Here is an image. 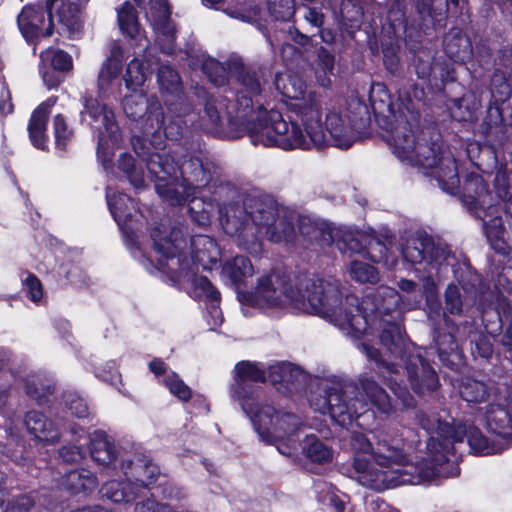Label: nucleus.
Returning a JSON list of instances; mask_svg holds the SVG:
<instances>
[{
    "mask_svg": "<svg viewBox=\"0 0 512 512\" xmlns=\"http://www.w3.org/2000/svg\"><path fill=\"white\" fill-rule=\"evenodd\" d=\"M239 298L243 304L265 311L292 308L319 315L355 338L379 330L384 352L366 343L360 344L359 348L385 369L381 372L383 378L404 408H413L416 402L407 388L397 382L399 368L406 371L417 394L432 392L439 385L435 370L422 354L409 351L399 324L403 312L401 297L392 287L379 286L367 293L359 305L355 295H347L343 301L340 282L333 277L291 279L273 272L260 277L254 291L241 293Z\"/></svg>",
    "mask_w": 512,
    "mask_h": 512,
    "instance_id": "obj_1",
    "label": "nucleus"
},
{
    "mask_svg": "<svg viewBox=\"0 0 512 512\" xmlns=\"http://www.w3.org/2000/svg\"><path fill=\"white\" fill-rule=\"evenodd\" d=\"M237 103L242 117L257 113L256 120L248 125L249 138L254 146L279 147L283 150H309L313 145L325 143L322 129L324 96L317 91H307L305 82L296 75L278 73L274 79L276 90L293 100L289 109L301 121L304 131L295 122H287L274 108L268 109L263 100L267 95L266 73L262 69L236 66Z\"/></svg>",
    "mask_w": 512,
    "mask_h": 512,
    "instance_id": "obj_2",
    "label": "nucleus"
},
{
    "mask_svg": "<svg viewBox=\"0 0 512 512\" xmlns=\"http://www.w3.org/2000/svg\"><path fill=\"white\" fill-rule=\"evenodd\" d=\"M413 431L404 427H389L373 433V439L362 433H353L350 446L356 453L371 455L370 461L361 455H355L352 461L351 477L362 486L384 490L398 485H418L438 475L427 463H413L406 451L407 442Z\"/></svg>",
    "mask_w": 512,
    "mask_h": 512,
    "instance_id": "obj_3",
    "label": "nucleus"
},
{
    "mask_svg": "<svg viewBox=\"0 0 512 512\" xmlns=\"http://www.w3.org/2000/svg\"><path fill=\"white\" fill-rule=\"evenodd\" d=\"M370 104L376 114L392 117L398 125L393 128L388 137L395 155L401 160L415 162L427 174L434 177L440 188L448 194L459 191V168L453 154L448 149H435V145L417 144L409 123L414 119V106L411 100L400 104L393 103L391 96L382 83H373L369 94Z\"/></svg>",
    "mask_w": 512,
    "mask_h": 512,
    "instance_id": "obj_4",
    "label": "nucleus"
},
{
    "mask_svg": "<svg viewBox=\"0 0 512 512\" xmlns=\"http://www.w3.org/2000/svg\"><path fill=\"white\" fill-rule=\"evenodd\" d=\"M265 379V372L258 364L241 361L235 366L231 396L239 402L244 413L251 419L260 440L274 445L279 453L291 457L296 451L292 436L302 423L299 417L292 413L277 411L270 405L259 404L260 391L249 383L262 382Z\"/></svg>",
    "mask_w": 512,
    "mask_h": 512,
    "instance_id": "obj_5",
    "label": "nucleus"
},
{
    "mask_svg": "<svg viewBox=\"0 0 512 512\" xmlns=\"http://www.w3.org/2000/svg\"><path fill=\"white\" fill-rule=\"evenodd\" d=\"M418 421L430 435L427 441V456L421 462L427 463V468L440 472L425 483H437L442 479L459 475L457 461L451 459L450 455L454 452V444L461 443L464 437H467L468 444L475 454L489 455L499 452V449L475 426H455L453 418L446 410L420 414Z\"/></svg>",
    "mask_w": 512,
    "mask_h": 512,
    "instance_id": "obj_6",
    "label": "nucleus"
},
{
    "mask_svg": "<svg viewBox=\"0 0 512 512\" xmlns=\"http://www.w3.org/2000/svg\"><path fill=\"white\" fill-rule=\"evenodd\" d=\"M133 149L146 163L158 195L171 205H180L194 197L196 190L212 179L213 165L209 161L205 164L200 155L185 156L176 166L169 154L146 147L143 139L135 138Z\"/></svg>",
    "mask_w": 512,
    "mask_h": 512,
    "instance_id": "obj_7",
    "label": "nucleus"
},
{
    "mask_svg": "<svg viewBox=\"0 0 512 512\" xmlns=\"http://www.w3.org/2000/svg\"><path fill=\"white\" fill-rule=\"evenodd\" d=\"M226 234L236 237L239 246L251 254L262 249L261 239L267 237L276 243H293L297 234L292 221L280 213L272 203L247 199L244 205L231 204L221 217Z\"/></svg>",
    "mask_w": 512,
    "mask_h": 512,
    "instance_id": "obj_8",
    "label": "nucleus"
},
{
    "mask_svg": "<svg viewBox=\"0 0 512 512\" xmlns=\"http://www.w3.org/2000/svg\"><path fill=\"white\" fill-rule=\"evenodd\" d=\"M362 392L331 378L319 379L315 391L311 392L309 403L313 410L321 414L328 413L340 426H347L354 419L375 407L379 412L392 411L389 395L373 379H360Z\"/></svg>",
    "mask_w": 512,
    "mask_h": 512,
    "instance_id": "obj_9",
    "label": "nucleus"
},
{
    "mask_svg": "<svg viewBox=\"0 0 512 512\" xmlns=\"http://www.w3.org/2000/svg\"><path fill=\"white\" fill-rule=\"evenodd\" d=\"M299 231L301 236L308 240H320L321 245L335 243L338 250L343 253L363 254L365 253L372 261L383 263L389 269H396L397 260L389 252L387 244L390 238L381 240L374 234L365 232L341 231L338 228H320L315 225L306 224L301 220Z\"/></svg>",
    "mask_w": 512,
    "mask_h": 512,
    "instance_id": "obj_10",
    "label": "nucleus"
},
{
    "mask_svg": "<svg viewBox=\"0 0 512 512\" xmlns=\"http://www.w3.org/2000/svg\"><path fill=\"white\" fill-rule=\"evenodd\" d=\"M123 110L127 117L138 120L148 113L143 125V136H134L143 139L146 147L153 150H163L166 146V139L177 140L183 134V125L174 119L166 123V117L158 101L148 102L142 90H132L123 99Z\"/></svg>",
    "mask_w": 512,
    "mask_h": 512,
    "instance_id": "obj_11",
    "label": "nucleus"
},
{
    "mask_svg": "<svg viewBox=\"0 0 512 512\" xmlns=\"http://www.w3.org/2000/svg\"><path fill=\"white\" fill-rule=\"evenodd\" d=\"M152 241L155 252L159 255L158 264L162 270L172 274V277L182 284H190L192 293L199 299H207L211 302H217L219 292L212 285L206 276L198 275L195 265H190L189 260L181 254L175 255L166 250L164 245L158 239L156 231L152 234Z\"/></svg>",
    "mask_w": 512,
    "mask_h": 512,
    "instance_id": "obj_12",
    "label": "nucleus"
},
{
    "mask_svg": "<svg viewBox=\"0 0 512 512\" xmlns=\"http://www.w3.org/2000/svg\"><path fill=\"white\" fill-rule=\"evenodd\" d=\"M156 231L158 239L164 245L166 250L174 253L176 256L181 254L186 258L183 249L186 247L187 242L183 237V233L180 229L174 228L170 231L169 237H163L162 234L167 233V227L163 224L156 226L152 229L151 235ZM191 250L192 256L189 260L190 265H195L198 270L201 267L203 270H212L218 266L220 259V249L215 242L209 236L196 235L191 239Z\"/></svg>",
    "mask_w": 512,
    "mask_h": 512,
    "instance_id": "obj_13",
    "label": "nucleus"
},
{
    "mask_svg": "<svg viewBox=\"0 0 512 512\" xmlns=\"http://www.w3.org/2000/svg\"><path fill=\"white\" fill-rule=\"evenodd\" d=\"M84 109L81 112L82 120L90 118L88 124L98 131V157L103 165L111 161L113 149L120 141V131L115 120V114L106 104H100L97 99L84 97Z\"/></svg>",
    "mask_w": 512,
    "mask_h": 512,
    "instance_id": "obj_14",
    "label": "nucleus"
},
{
    "mask_svg": "<svg viewBox=\"0 0 512 512\" xmlns=\"http://www.w3.org/2000/svg\"><path fill=\"white\" fill-rule=\"evenodd\" d=\"M490 101L486 115L479 125L478 131L487 141H497L505 134L504 120L501 105L505 103L512 94L511 86L504 72L496 70L491 78L489 89Z\"/></svg>",
    "mask_w": 512,
    "mask_h": 512,
    "instance_id": "obj_15",
    "label": "nucleus"
},
{
    "mask_svg": "<svg viewBox=\"0 0 512 512\" xmlns=\"http://www.w3.org/2000/svg\"><path fill=\"white\" fill-rule=\"evenodd\" d=\"M223 103L216 100L208 101L204 114L207 117V130L228 138H239L243 134L249 136L248 125L256 120L257 113L242 117L237 103V94L231 107H227L225 113L220 112Z\"/></svg>",
    "mask_w": 512,
    "mask_h": 512,
    "instance_id": "obj_16",
    "label": "nucleus"
},
{
    "mask_svg": "<svg viewBox=\"0 0 512 512\" xmlns=\"http://www.w3.org/2000/svg\"><path fill=\"white\" fill-rule=\"evenodd\" d=\"M403 259L411 264L425 261L432 267L438 268L445 263L450 250L445 243L435 241L425 232H415L406 237L401 245Z\"/></svg>",
    "mask_w": 512,
    "mask_h": 512,
    "instance_id": "obj_17",
    "label": "nucleus"
},
{
    "mask_svg": "<svg viewBox=\"0 0 512 512\" xmlns=\"http://www.w3.org/2000/svg\"><path fill=\"white\" fill-rule=\"evenodd\" d=\"M157 83L170 118L183 125L182 117L189 115L190 105L184 97L179 74L169 65H160Z\"/></svg>",
    "mask_w": 512,
    "mask_h": 512,
    "instance_id": "obj_18",
    "label": "nucleus"
},
{
    "mask_svg": "<svg viewBox=\"0 0 512 512\" xmlns=\"http://www.w3.org/2000/svg\"><path fill=\"white\" fill-rule=\"evenodd\" d=\"M485 419L493 433L503 438L512 436V385L500 384L493 391Z\"/></svg>",
    "mask_w": 512,
    "mask_h": 512,
    "instance_id": "obj_19",
    "label": "nucleus"
},
{
    "mask_svg": "<svg viewBox=\"0 0 512 512\" xmlns=\"http://www.w3.org/2000/svg\"><path fill=\"white\" fill-rule=\"evenodd\" d=\"M106 199L110 212L120 229L127 237H133L142 226L144 218L133 199L126 194H116L111 187H107Z\"/></svg>",
    "mask_w": 512,
    "mask_h": 512,
    "instance_id": "obj_20",
    "label": "nucleus"
},
{
    "mask_svg": "<svg viewBox=\"0 0 512 512\" xmlns=\"http://www.w3.org/2000/svg\"><path fill=\"white\" fill-rule=\"evenodd\" d=\"M155 33V42L165 54L175 50V28L170 21V10L166 0H150V8L146 12Z\"/></svg>",
    "mask_w": 512,
    "mask_h": 512,
    "instance_id": "obj_21",
    "label": "nucleus"
},
{
    "mask_svg": "<svg viewBox=\"0 0 512 512\" xmlns=\"http://www.w3.org/2000/svg\"><path fill=\"white\" fill-rule=\"evenodd\" d=\"M47 7L49 5L47 4ZM54 19L58 17L51 15L48 8V18L42 8L34 6H25L18 16V27L27 41H34L46 38L52 35L54 27Z\"/></svg>",
    "mask_w": 512,
    "mask_h": 512,
    "instance_id": "obj_22",
    "label": "nucleus"
},
{
    "mask_svg": "<svg viewBox=\"0 0 512 512\" xmlns=\"http://www.w3.org/2000/svg\"><path fill=\"white\" fill-rule=\"evenodd\" d=\"M322 129L326 136L325 143L321 145H313L311 148H321L328 143L341 148L348 149L352 146L356 139V134L349 120L342 116L341 113L329 110L326 114L325 128Z\"/></svg>",
    "mask_w": 512,
    "mask_h": 512,
    "instance_id": "obj_23",
    "label": "nucleus"
},
{
    "mask_svg": "<svg viewBox=\"0 0 512 512\" xmlns=\"http://www.w3.org/2000/svg\"><path fill=\"white\" fill-rule=\"evenodd\" d=\"M121 469L128 480L132 481L138 492L141 488H147L155 483L159 476L158 467L144 455L137 456L134 459H122Z\"/></svg>",
    "mask_w": 512,
    "mask_h": 512,
    "instance_id": "obj_24",
    "label": "nucleus"
},
{
    "mask_svg": "<svg viewBox=\"0 0 512 512\" xmlns=\"http://www.w3.org/2000/svg\"><path fill=\"white\" fill-rule=\"evenodd\" d=\"M56 99L49 98L41 103L32 113L28 123V133L32 145L40 150H45L48 143L47 120L51 108L55 105Z\"/></svg>",
    "mask_w": 512,
    "mask_h": 512,
    "instance_id": "obj_25",
    "label": "nucleus"
},
{
    "mask_svg": "<svg viewBox=\"0 0 512 512\" xmlns=\"http://www.w3.org/2000/svg\"><path fill=\"white\" fill-rule=\"evenodd\" d=\"M123 59L122 49L115 46L112 48L110 55L101 64L97 76V88L101 96L108 95L113 84L119 80Z\"/></svg>",
    "mask_w": 512,
    "mask_h": 512,
    "instance_id": "obj_26",
    "label": "nucleus"
},
{
    "mask_svg": "<svg viewBox=\"0 0 512 512\" xmlns=\"http://www.w3.org/2000/svg\"><path fill=\"white\" fill-rule=\"evenodd\" d=\"M25 425L29 433L38 441L45 444H55L59 441V428L40 412H28L25 417Z\"/></svg>",
    "mask_w": 512,
    "mask_h": 512,
    "instance_id": "obj_27",
    "label": "nucleus"
},
{
    "mask_svg": "<svg viewBox=\"0 0 512 512\" xmlns=\"http://www.w3.org/2000/svg\"><path fill=\"white\" fill-rule=\"evenodd\" d=\"M448 3L454 6H460L463 9L465 0H421L417 5V10L424 24L429 26V19L432 26L441 25L445 19L448 9Z\"/></svg>",
    "mask_w": 512,
    "mask_h": 512,
    "instance_id": "obj_28",
    "label": "nucleus"
},
{
    "mask_svg": "<svg viewBox=\"0 0 512 512\" xmlns=\"http://www.w3.org/2000/svg\"><path fill=\"white\" fill-rule=\"evenodd\" d=\"M61 486L72 494L90 493L96 489L97 479L89 470H71L62 477Z\"/></svg>",
    "mask_w": 512,
    "mask_h": 512,
    "instance_id": "obj_29",
    "label": "nucleus"
},
{
    "mask_svg": "<svg viewBox=\"0 0 512 512\" xmlns=\"http://www.w3.org/2000/svg\"><path fill=\"white\" fill-rule=\"evenodd\" d=\"M268 378L273 383H281L297 388L306 379L304 372L291 363H276L268 368Z\"/></svg>",
    "mask_w": 512,
    "mask_h": 512,
    "instance_id": "obj_30",
    "label": "nucleus"
},
{
    "mask_svg": "<svg viewBox=\"0 0 512 512\" xmlns=\"http://www.w3.org/2000/svg\"><path fill=\"white\" fill-rule=\"evenodd\" d=\"M242 65L245 66L240 61H233L229 64V72L227 67L217 61L214 58L207 57L204 59L202 64V70L207 75L208 79L215 86L221 87L224 86L228 81V76L230 75L235 81V89L238 88L237 78H236V66Z\"/></svg>",
    "mask_w": 512,
    "mask_h": 512,
    "instance_id": "obj_31",
    "label": "nucleus"
},
{
    "mask_svg": "<svg viewBox=\"0 0 512 512\" xmlns=\"http://www.w3.org/2000/svg\"><path fill=\"white\" fill-rule=\"evenodd\" d=\"M158 64V59L152 58L141 61L138 58L131 60L124 75L126 87L129 90H138L151 74L152 65Z\"/></svg>",
    "mask_w": 512,
    "mask_h": 512,
    "instance_id": "obj_32",
    "label": "nucleus"
},
{
    "mask_svg": "<svg viewBox=\"0 0 512 512\" xmlns=\"http://www.w3.org/2000/svg\"><path fill=\"white\" fill-rule=\"evenodd\" d=\"M90 445L91 457L99 465L109 466L115 462V447L105 433L94 432Z\"/></svg>",
    "mask_w": 512,
    "mask_h": 512,
    "instance_id": "obj_33",
    "label": "nucleus"
},
{
    "mask_svg": "<svg viewBox=\"0 0 512 512\" xmlns=\"http://www.w3.org/2000/svg\"><path fill=\"white\" fill-rule=\"evenodd\" d=\"M301 446L304 456L313 463L326 464L333 459L332 448L314 434L307 435Z\"/></svg>",
    "mask_w": 512,
    "mask_h": 512,
    "instance_id": "obj_34",
    "label": "nucleus"
},
{
    "mask_svg": "<svg viewBox=\"0 0 512 512\" xmlns=\"http://www.w3.org/2000/svg\"><path fill=\"white\" fill-rule=\"evenodd\" d=\"M483 221V229L486 237L490 243V246L500 255H508L510 252V246L505 239V228L501 217H493L489 221L486 219Z\"/></svg>",
    "mask_w": 512,
    "mask_h": 512,
    "instance_id": "obj_35",
    "label": "nucleus"
},
{
    "mask_svg": "<svg viewBox=\"0 0 512 512\" xmlns=\"http://www.w3.org/2000/svg\"><path fill=\"white\" fill-rule=\"evenodd\" d=\"M101 493L115 503L131 502L139 494L132 481L128 480L127 477L122 482L112 480L105 483L101 488Z\"/></svg>",
    "mask_w": 512,
    "mask_h": 512,
    "instance_id": "obj_36",
    "label": "nucleus"
},
{
    "mask_svg": "<svg viewBox=\"0 0 512 512\" xmlns=\"http://www.w3.org/2000/svg\"><path fill=\"white\" fill-rule=\"evenodd\" d=\"M481 100L476 92L470 91L456 100L452 107V116L459 121H474L477 119Z\"/></svg>",
    "mask_w": 512,
    "mask_h": 512,
    "instance_id": "obj_37",
    "label": "nucleus"
},
{
    "mask_svg": "<svg viewBox=\"0 0 512 512\" xmlns=\"http://www.w3.org/2000/svg\"><path fill=\"white\" fill-rule=\"evenodd\" d=\"M253 274V265L244 256H236L227 261L222 267V275L235 285L242 283L246 278L252 277Z\"/></svg>",
    "mask_w": 512,
    "mask_h": 512,
    "instance_id": "obj_38",
    "label": "nucleus"
},
{
    "mask_svg": "<svg viewBox=\"0 0 512 512\" xmlns=\"http://www.w3.org/2000/svg\"><path fill=\"white\" fill-rule=\"evenodd\" d=\"M457 326L446 316H444V328L442 332H438L435 342L438 348L439 356L453 353L458 350V341L461 336L457 335Z\"/></svg>",
    "mask_w": 512,
    "mask_h": 512,
    "instance_id": "obj_39",
    "label": "nucleus"
},
{
    "mask_svg": "<svg viewBox=\"0 0 512 512\" xmlns=\"http://www.w3.org/2000/svg\"><path fill=\"white\" fill-rule=\"evenodd\" d=\"M496 387H488L484 382L467 379L463 382L460 394L466 402L481 403L491 400Z\"/></svg>",
    "mask_w": 512,
    "mask_h": 512,
    "instance_id": "obj_40",
    "label": "nucleus"
},
{
    "mask_svg": "<svg viewBox=\"0 0 512 512\" xmlns=\"http://www.w3.org/2000/svg\"><path fill=\"white\" fill-rule=\"evenodd\" d=\"M444 43L447 55L455 61H464L470 54L468 38L459 30L449 33Z\"/></svg>",
    "mask_w": 512,
    "mask_h": 512,
    "instance_id": "obj_41",
    "label": "nucleus"
},
{
    "mask_svg": "<svg viewBox=\"0 0 512 512\" xmlns=\"http://www.w3.org/2000/svg\"><path fill=\"white\" fill-rule=\"evenodd\" d=\"M466 156L470 163L482 173H488L489 167V163H485L484 159L495 160L494 152L489 147H482L477 141H469L466 144Z\"/></svg>",
    "mask_w": 512,
    "mask_h": 512,
    "instance_id": "obj_42",
    "label": "nucleus"
},
{
    "mask_svg": "<svg viewBox=\"0 0 512 512\" xmlns=\"http://www.w3.org/2000/svg\"><path fill=\"white\" fill-rule=\"evenodd\" d=\"M117 14L121 31L131 38H136L139 34V23L134 6L130 2H125L117 9Z\"/></svg>",
    "mask_w": 512,
    "mask_h": 512,
    "instance_id": "obj_43",
    "label": "nucleus"
},
{
    "mask_svg": "<svg viewBox=\"0 0 512 512\" xmlns=\"http://www.w3.org/2000/svg\"><path fill=\"white\" fill-rule=\"evenodd\" d=\"M350 277L359 283H377L378 271L370 264L361 261H352L348 267Z\"/></svg>",
    "mask_w": 512,
    "mask_h": 512,
    "instance_id": "obj_44",
    "label": "nucleus"
},
{
    "mask_svg": "<svg viewBox=\"0 0 512 512\" xmlns=\"http://www.w3.org/2000/svg\"><path fill=\"white\" fill-rule=\"evenodd\" d=\"M41 60L49 61L59 71H69L73 67L72 57L65 51L48 48L40 54Z\"/></svg>",
    "mask_w": 512,
    "mask_h": 512,
    "instance_id": "obj_45",
    "label": "nucleus"
},
{
    "mask_svg": "<svg viewBox=\"0 0 512 512\" xmlns=\"http://www.w3.org/2000/svg\"><path fill=\"white\" fill-rule=\"evenodd\" d=\"M118 167L128 177L130 183L137 189L144 186L143 172L135 167V161L129 154H122L118 159Z\"/></svg>",
    "mask_w": 512,
    "mask_h": 512,
    "instance_id": "obj_46",
    "label": "nucleus"
},
{
    "mask_svg": "<svg viewBox=\"0 0 512 512\" xmlns=\"http://www.w3.org/2000/svg\"><path fill=\"white\" fill-rule=\"evenodd\" d=\"M80 431L75 444L65 445L59 450V457L66 463H77L85 456L83 448L86 444L85 431L83 429Z\"/></svg>",
    "mask_w": 512,
    "mask_h": 512,
    "instance_id": "obj_47",
    "label": "nucleus"
},
{
    "mask_svg": "<svg viewBox=\"0 0 512 512\" xmlns=\"http://www.w3.org/2000/svg\"><path fill=\"white\" fill-rule=\"evenodd\" d=\"M318 61L323 75L318 71L317 81L322 87H328L331 83L328 74H332L334 70V56L325 48H320L318 51Z\"/></svg>",
    "mask_w": 512,
    "mask_h": 512,
    "instance_id": "obj_48",
    "label": "nucleus"
},
{
    "mask_svg": "<svg viewBox=\"0 0 512 512\" xmlns=\"http://www.w3.org/2000/svg\"><path fill=\"white\" fill-rule=\"evenodd\" d=\"M25 390L27 395L40 405L43 404L46 401L48 395L51 394L50 387L45 386L38 376H31L26 381Z\"/></svg>",
    "mask_w": 512,
    "mask_h": 512,
    "instance_id": "obj_49",
    "label": "nucleus"
},
{
    "mask_svg": "<svg viewBox=\"0 0 512 512\" xmlns=\"http://www.w3.org/2000/svg\"><path fill=\"white\" fill-rule=\"evenodd\" d=\"M317 493L320 502L333 507L335 512H344L345 502L339 498L330 486L325 483L318 485Z\"/></svg>",
    "mask_w": 512,
    "mask_h": 512,
    "instance_id": "obj_50",
    "label": "nucleus"
},
{
    "mask_svg": "<svg viewBox=\"0 0 512 512\" xmlns=\"http://www.w3.org/2000/svg\"><path fill=\"white\" fill-rule=\"evenodd\" d=\"M65 405L71 414L77 418L84 419L90 415L87 402L76 393L70 392L65 395Z\"/></svg>",
    "mask_w": 512,
    "mask_h": 512,
    "instance_id": "obj_51",
    "label": "nucleus"
},
{
    "mask_svg": "<svg viewBox=\"0 0 512 512\" xmlns=\"http://www.w3.org/2000/svg\"><path fill=\"white\" fill-rule=\"evenodd\" d=\"M55 144L59 149H65L72 138V130L68 128L65 118L57 114L53 121Z\"/></svg>",
    "mask_w": 512,
    "mask_h": 512,
    "instance_id": "obj_52",
    "label": "nucleus"
},
{
    "mask_svg": "<svg viewBox=\"0 0 512 512\" xmlns=\"http://www.w3.org/2000/svg\"><path fill=\"white\" fill-rule=\"evenodd\" d=\"M165 386L169 389L171 394L183 402H187L191 398L192 393L190 388L175 373L166 377Z\"/></svg>",
    "mask_w": 512,
    "mask_h": 512,
    "instance_id": "obj_53",
    "label": "nucleus"
},
{
    "mask_svg": "<svg viewBox=\"0 0 512 512\" xmlns=\"http://www.w3.org/2000/svg\"><path fill=\"white\" fill-rule=\"evenodd\" d=\"M268 11L275 20H288L293 14L292 0H268Z\"/></svg>",
    "mask_w": 512,
    "mask_h": 512,
    "instance_id": "obj_54",
    "label": "nucleus"
},
{
    "mask_svg": "<svg viewBox=\"0 0 512 512\" xmlns=\"http://www.w3.org/2000/svg\"><path fill=\"white\" fill-rule=\"evenodd\" d=\"M462 299L460 290L456 285L450 284L445 290V309L450 314L458 315L462 312Z\"/></svg>",
    "mask_w": 512,
    "mask_h": 512,
    "instance_id": "obj_55",
    "label": "nucleus"
},
{
    "mask_svg": "<svg viewBox=\"0 0 512 512\" xmlns=\"http://www.w3.org/2000/svg\"><path fill=\"white\" fill-rule=\"evenodd\" d=\"M22 281L27 297L35 303L39 302L43 295L39 279L33 274L28 273Z\"/></svg>",
    "mask_w": 512,
    "mask_h": 512,
    "instance_id": "obj_56",
    "label": "nucleus"
},
{
    "mask_svg": "<svg viewBox=\"0 0 512 512\" xmlns=\"http://www.w3.org/2000/svg\"><path fill=\"white\" fill-rule=\"evenodd\" d=\"M227 15L243 22L253 23L262 19L260 10L254 8L245 10L242 8H227L224 10Z\"/></svg>",
    "mask_w": 512,
    "mask_h": 512,
    "instance_id": "obj_57",
    "label": "nucleus"
},
{
    "mask_svg": "<svg viewBox=\"0 0 512 512\" xmlns=\"http://www.w3.org/2000/svg\"><path fill=\"white\" fill-rule=\"evenodd\" d=\"M397 286L402 292L411 295L415 304H419L421 302L422 293L416 282L408 279H401L397 282Z\"/></svg>",
    "mask_w": 512,
    "mask_h": 512,
    "instance_id": "obj_58",
    "label": "nucleus"
},
{
    "mask_svg": "<svg viewBox=\"0 0 512 512\" xmlns=\"http://www.w3.org/2000/svg\"><path fill=\"white\" fill-rule=\"evenodd\" d=\"M340 14L344 20H358L361 14L360 7L353 4L351 0H342L340 5Z\"/></svg>",
    "mask_w": 512,
    "mask_h": 512,
    "instance_id": "obj_59",
    "label": "nucleus"
},
{
    "mask_svg": "<svg viewBox=\"0 0 512 512\" xmlns=\"http://www.w3.org/2000/svg\"><path fill=\"white\" fill-rule=\"evenodd\" d=\"M207 310V324L210 326L211 330H214L223 322L222 312L216 302H211Z\"/></svg>",
    "mask_w": 512,
    "mask_h": 512,
    "instance_id": "obj_60",
    "label": "nucleus"
},
{
    "mask_svg": "<svg viewBox=\"0 0 512 512\" xmlns=\"http://www.w3.org/2000/svg\"><path fill=\"white\" fill-rule=\"evenodd\" d=\"M421 293L422 298L430 299L436 293V283L432 276H425L421 280Z\"/></svg>",
    "mask_w": 512,
    "mask_h": 512,
    "instance_id": "obj_61",
    "label": "nucleus"
},
{
    "mask_svg": "<svg viewBox=\"0 0 512 512\" xmlns=\"http://www.w3.org/2000/svg\"><path fill=\"white\" fill-rule=\"evenodd\" d=\"M14 106L11 102V93L8 89L4 88L1 93L0 99V115L6 116L13 112Z\"/></svg>",
    "mask_w": 512,
    "mask_h": 512,
    "instance_id": "obj_62",
    "label": "nucleus"
},
{
    "mask_svg": "<svg viewBox=\"0 0 512 512\" xmlns=\"http://www.w3.org/2000/svg\"><path fill=\"white\" fill-rule=\"evenodd\" d=\"M305 19L314 27H320L323 24V14L315 9L309 8L305 14Z\"/></svg>",
    "mask_w": 512,
    "mask_h": 512,
    "instance_id": "obj_63",
    "label": "nucleus"
},
{
    "mask_svg": "<svg viewBox=\"0 0 512 512\" xmlns=\"http://www.w3.org/2000/svg\"><path fill=\"white\" fill-rule=\"evenodd\" d=\"M384 64L390 73H392V74L398 73L399 60L395 54H389L388 52H386L384 54Z\"/></svg>",
    "mask_w": 512,
    "mask_h": 512,
    "instance_id": "obj_64",
    "label": "nucleus"
}]
</instances>
